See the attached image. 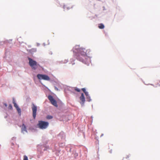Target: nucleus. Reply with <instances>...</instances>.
<instances>
[{
    "mask_svg": "<svg viewBox=\"0 0 160 160\" xmlns=\"http://www.w3.org/2000/svg\"><path fill=\"white\" fill-rule=\"evenodd\" d=\"M18 112V113L20 115H21V110L20 108L18 107V108H16Z\"/></svg>",
    "mask_w": 160,
    "mask_h": 160,
    "instance_id": "obj_11",
    "label": "nucleus"
},
{
    "mask_svg": "<svg viewBox=\"0 0 160 160\" xmlns=\"http://www.w3.org/2000/svg\"><path fill=\"white\" fill-rule=\"evenodd\" d=\"M80 99L81 101V102H80V104L82 106H83L85 101L84 95L83 93L81 94V95L80 97Z\"/></svg>",
    "mask_w": 160,
    "mask_h": 160,
    "instance_id": "obj_7",
    "label": "nucleus"
},
{
    "mask_svg": "<svg viewBox=\"0 0 160 160\" xmlns=\"http://www.w3.org/2000/svg\"><path fill=\"white\" fill-rule=\"evenodd\" d=\"M32 116L34 119H35L37 115V107L34 103L32 104Z\"/></svg>",
    "mask_w": 160,
    "mask_h": 160,
    "instance_id": "obj_5",
    "label": "nucleus"
},
{
    "mask_svg": "<svg viewBox=\"0 0 160 160\" xmlns=\"http://www.w3.org/2000/svg\"><path fill=\"white\" fill-rule=\"evenodd\" d=\"M46 118L48 119H50L52 118V117L51 115H48L46 117Z\"/></svg>",
    "mask_w": 160,
    "mask_h": 160,
    "instance_id": "obj_13",
    "label": "nucleus"
},
{
    "mask_svg": "<svg viewBox=\"0 0 160 160\" xmlns=\"http://www.w3.org/2000/svg\"><path fill=\"white\" fill-rule=\"evenodd\" d=\"M28 59L29 60V64L32 68L34 70L38 68L39 65L37 64L36 61L33 60L30 58H28Z\"/></svg>",
    "mask_w": 160,
    "mask_h": 160,
    "instance_id": "obj_2",
    "label": "nucleus"
},
{
    "mask_svg": "<svg viewBox=\"0 0 160 160\" xmlns=\"http://www.w3.org/2000/svg\"><path fill=\"white\" fill-rule=\"evenodd\" d=\"M8 108L10 109H11L12 108V106L11 104L9 105Z\"/></svg>",
    "mask_w": 160,
    "mask_h": 160,
    "instance_id": "obj_18",
    "label": "nucleus"
},
{
    "mask_svg": "<svg viewBox=\"0 0 160 160\" xmlns=\"http://www.w3.org/2000/svg\"><path fill=\"white\" fill-rule=\"evenodd\" d=\"M49 123L48 122L42 121H39L38 124L39 128L41 129H45L48 126Z\"/></svg>",
    "mask_w": 160,
    "mask_h": 160,
    "instance_id": "obj_3",
    "label": "nucleus"
},
{
    "mask_svg": "<svg viewBox=\"0 0 160 160\" xmlns=\"http://www.w3.org/2000/svg\"><path fill=\"white\" fill-rule=\"evenodd\" d=\"M5 105L6 107H7V104H5Z\"/></svg>",
    "mask_w": 160,
    "mask_h": 160,
    "instance_id": "obj_22",
    "label": "nucleus"
},
{
    "mask_svg": "<svg viewBox=\"0 0 160 160\" xmlns=\"http://www.w3.org/2000/svg\"><path fill=\"white\" fill-rule=\"evenodd\" d=\"M12 102L14 104V107H15L16 108H17L18 107V105H17V104L16 103L15 101L14 98L13 99Z\"/></svg>",
    "mask_w": 160,
    "mask_h": 160,
    "instance_id": "obj_10",
    "label": "nucleus"
},
{
    "mask_svg": "<svg viewBox=\"0 0 160 160\" xmlns=\"http://www.w3.org/2000/svg\"><path fill=\"white\" fill-rule=\"evenodd\" d=\"M86 99L87 101H88V102H90L91 100V99L89 95L86 97Z\"/></svg>",
    "mask_w": 160,
    "mask_h": 160,
    "instance_id": "obj_12",
    "label": "nucleus"
},
{
    "mask_svg": "<svg viewBox=\"0 0 160 160\" xmlns=\"http://www.w3.org/2000/svg\"><path fill=\"white\" fill-rule=\"evenodd\" d=\"M37 77V78L39 80L43 79L47 81H49L50 80V78L47 75L41 74H38Z\"/></svg>",
    "mask_w": 160,
    "mask_h": 160,
    "instance_id": "obj_4",
    "label": "nucleus"
},
{
    "mask_svg": "<svg viewBox=\"0 0 160 160\" xmlns=\"http://www.w3.org/2000/svg\"><path fill=\"white\" fill-rule=\"evenodd\" d=\"M82 90L84 92V93L87 92L85 88H82Z\"/></svg>",
    "mask_w": 160,
    "mask_h": 160,
    "instance_id": "obj_17",
    "label": "nucleus"
},
{
    "mask_svg": "<svg viewBox=\"0 0 160 160\" xmlns=\"http://www.w3.org/2000/svg\"><path fill=\"white\" fill-rule=\"evenodd\" d=\"M74 89L77 92H79L80 91V89L76 87H75L74 88Z\"/></svg>",
    "mask_w": 160,
    "mask_h": 160,
    "instance_id": "obj_15",
    "label": "nucleus"
},
{
    "mask_svg": "<svg viewBox=\"0 0 160 160\" xmlns=\"http://www.w3.org/2000/svg\"><path fill=\"white\" fill-rule=\"evenodd\" d=\"M98 27L99 28L102 29L104 28V26L102 23L99 24Z\"/></svg>",
    "mask_w": 160,
    "mask_h": 160,
    "instance_id": "obj_9",
    "label": "nucleus"
},
{
    "mask_svg": "<svg viewBox=\"0 0 160 160\" xmlns=\"http://www.w3.org/2000/svg\"><path fill=\"white\" fill-rule=\"evenodd\" d=\"M22 132H27L26 127L24 124H23L22 125Z\"/></svg>",
    "mask_w": 160,
    "mask_h": 160,
    "instance_id": "obj_8",
    "label": "nucleus"
},
{
    "mask_svg": "<svg viewBox=\"0 0 160 160\" xmlns=\"http://www.w3.org/2000/svg\"><path fill=\"white\" fill-rule=\"evenodd\" d=\"M55 89L56 90H58V89L56 87H55Z\"/></svg>",
    "mask_w": 160,
    "mask_h": 160,
    "instance_id": "obj_20",
    "label": "nucleus"
},
{
    "mask_svg": "<svg viewBox=\"0 0 160 160\" xmlns=\"http://www.w3.org/2000/svg\"><path fill=\"white\" fill-rule=\"evenodd\" d=\"M84 93L86 96V97L89 96L88 92H86Z\"/></svg>",
    "mask_w": 160,
    "mask_h": 160,
    "instance_id": "obj_16",
    "label": "nucleus"
},
{
    "mask_svg": "<svg viewBox=\"0 0 160 160\" xmlns=\"http://www.w3.org/2000/svg\"><path fill=\"white\" fill-rule=\"evenodd\" d=\"M73 52L77 53L76 58L78 60L86 63L89 57L87 55V50L85 48L81 47L79 45H76L73 48Z\"/></svg>",
    "mask_w": 160,
    "mask_h": 160,
    "instance_id": "obj_1",
    "label": "nucleus"
},
{
    "mask_svg": "<svg viewBox=\"0 0 160 160\" xmlns=\"http://www.w3.org/2000/svg\"><path fill=\"white\" fill-rule=\"evenodd\" d=\"M48 99L50 100L51 103L56 107H58L56 101L53 98V97L51 95H49L48 97Z\"/></svg>",
    "mask_w": 160,
    "mask_h": 160,
    "instance_id": "obj_6",
    "label": "nucleus"
},
{
    "mask_svg": "<svg viewBox=\"0 0 160 160\" xmlns=\"http://www.w3.org/2000/svg\"><path fill=\"white\" fill-rule=\"evenodd\" d=\"M129 156H128H128H126V157H125V158H123V159H124V158H126V159H127V158H129Z\"/></svg>",
    "mask_w": 160,
    "mask_h": 160,
    "instance_id": "obj_19",
    "label": "nucleus"
},
{
    "mask_svg": "<svg viewBox=\"0 0 160 160\" xmlns=\"http://www.w3.org/2000/svg\"><path fill=\"white\" fill-rule=\"evenodd\" d=\"M103 134H102L101 135V137L102 136H103Z\"/></svg>",
    "mask_w": 160,
    "mask_h": 160,
    "instance_id": "obj_21",
    "label": "nucleus"
},
{
    "mask_svg": "<svg viewBox=\"0 0 160 160\" xmlns=\"http://www.w3.org/2000/svg\"><path fill=\"white\" fill-rule=\"evenodd\" d=\"M23 160H28L27 156L26 155H24L23 156Z\"/></svg>",
    "mask_w": 160,
    "mask_h": 160,
    "instance_id": "obj_14",
    "label": "nucleus"
}]
</instances>
